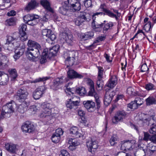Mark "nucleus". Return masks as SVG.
I'll list each match as a JSON object with an SVG mask.
<instances>
[{
  "label": "nucleus",
  "mask_w": 156,
  "mask_h": 156,
  "mask_svg": "<svg viewBox=\"0 0 156 156\" xmlns=\"http://www.w3.org/2000/svg\"><path fill=\"white\" fill-rule=\"evenodd\" d=\"M16 19L15 17H12L7 20L5 22V24L8 26H13L16 24Z\"/></svg>",
  "instance_id": "nucleus-45"
},
{
  "label": "nucleus",
  "mask_w": 156,
  "mask_h": 156,
  "mask_svg": "<svg viewBox=\"0 0 156 156\" xmlns=\"http://www.w3.org/2000/svg\"><path fill=\"white\" fill-rule=\"evenodd\" d=\"M51 138L52 141L54 143H56L59 142L60 139V137L58 135H56L55 133H53Z\"/></svg>",
  "instance_id": "nucleus-51"
},
{
  "label": "nucleus",
  "mask_w": 156,
  "mask_h": 156,
  "mask_svg": "<svg viewBox=\"0 0 156 156\" xmlns=\"http://www.w3.org/2000/svg\"><path fill=\"white\" fill-rule=\"evenodd\" d=\"M98 79H102L103 77L104 70L102 67L101 66L98 67Z\"/></svg>",
  "instance_id": "nucleus-50"
},
{
  "label": "nucleus",
  "mask_w": 156,
  "mask_h": 156,
  "mask_svg": "<svg viewBox=\"0 0 156 156\" xmlns=\"http://www.w3.org/2000/svg\"><path fill=\"white\" fill-rule=\"evenodd\" d=\"M59 11L62 14L66 15L68 12V7L66 5H64L59 8Z\"/></svg>",
  "instance_id": "nucleus-44"
},
{
  "label": "nucleus",
  "mask_w": 156,
  "mask_h": 156,
  "mask_svg": "<svg viewBox=\"0 0 156 156\" xmlns=\"http://www.w3.org/2000/svg\"><path fill=\"white\" fill-rule=\"evenodd\" d=\"M39 16L37 15L28 14L23 17L24 22L28 25L33 26L36 25Z\"/></svg>",
  "instance_id": "nucleus-8"
},
{
  "label": "nucleus",
  "mask_w": 156,
  "mask_h": 156,
  "mask_svg": "<svg viewBox=\"0 0 156 156\" xmlns=\"http://www.w3.org/2000/svg\"><path fill=\"white\" fill-rule=\"evenodd\" d=\"M104 85L103 81L102 79H98L97 81L96 88H98V90H100L102 89Z\"/></svg>",
  "instance_id": "nucleus-48"
},
{
  "label": "nucleus",
  "mask_w": 156,
  "mask_h": 156,
  "mask_svg": "<svg viewBox=\"0 0 156 156\" xmlns=\"http://www.w3.org/2000/svg\"><path fill=\"white\" fill-rule=\"evenodd\" d=\"M145 89L148 90L154 89V86L153 84L149 83L146 85Z\"/></svg>",
  "instance_id": "nucleus-57"
},
{
  "label": "nucleus",
  "mask_w": 156,
  "mask_h": 156,
  "mask_svg": "<svg viewBox=\"0 0 156 156\" xmlns=\"http://www.w3.org/2000/svg\"><path fill=\"white\" fill-rule=\"evenodd\" d=\"M62 38L68 45H72L73 44V37L72 34L63 33L62 34Z\"/></svg>",
  "instance_id": "nucleus-26"
},
{
  "label": "nucleus",
  "mask_w": 156,
  "mask_h": 156,
  "mask_svg": "<svg viewBox=\"0 0 156 156\" xmlns=\"http://www.w3.org/2000/svg\"><path fill=\"white\" fill-rule=\"evenodd\" d=\"M84 107L90 112H93L95 109L94 102L91 101H84L83 102Z\"/></svg>",
  "instance_id": "nucleus-23"
},
{
  "label": "nucleus",
  "mask_w": 156,
  "mask_h": 156,
  "mask_svg": "<svg viewBox=\"0 0 156 156\" xmlns=\"http://www.w3.org/2000/svg\"><path fill=\"white\" fill-rule=\"evenodd\" d=\"M127 93L130 96H141V94L138 92L135 91L134 89L131 87L128 88L127 90Z\"/></svg>",
  "instance_id": "nucleus-38"
},
{
  "label": "nucleus",
  "mask_w": 156,
  "mask_h": 156,
  "mask_svg": "<svg viewBox=\"0 0 156 156\" xmlns=\"http://www.w3.org/2000/svg\"><path fill=\"white\" fill-rule=\"evenodd\" d=\"M42 110L39 114L41 118H45L47 121L50 120L53 118L51 110L54 107L52 104L48 103H44L41 105Z\"/></svg>",
  "instance_id": "nucleus-2"
},
{
  "label": "nucleus",
  "mask_w": 156,
  "mask_h": 156,
  "mask_svg": "<svg viewBox=\"0 0 156 156\" xmlns=\"http://www.w3.org/2000/svg\"><path fill=\"white\" fill-rule=\"evenodd\" d=\"M126 117V113L125 111L119 110L116 112L112 120V122L114 124H116L119 122L122 121Z\"/></svg>",
  "instance_id": "nucleus-11"
},
{
  "label": "nucleus",
  "mask_w": 156,
  "mask_h": 156,
  "mask_svg": "<svg viewBox=\"0 0 156 156\" xmlns=\"http://www.w3.org/2000/svg\"><path fill=\"white\" fill-rule=\"evenodd\" d=\"M19 35L17 32L13 33L11 36L7 37L6 44H8L7 49L9 51L13 50L19 46V42L17 41Z\"/></svg>",
  "instance_id": "nucleus-3"
},
{
  "label": "nucleus",
  "mask_w": 156,
  "mask_h": 156,
  "mask_svg": "<svg viewBox=\"0 0 156 156\" xmlns=\"http://www.w3.org/2000/svg\"><path fill=\"white\" fill-rule=\"evenodd\" d=\"M24 133H32L35 129L34 125L29 121L24 123L21 127Z\"/></svg>",
  "instance_id": "nucleus-16"
},
{
  "label": "nucleus",
  "mask_w": 156,
  "mask_h": 156,
  "mask_svg": "<svg viewBox=\"0 0 156 156\" xmlns=\"http://www.w3.org/2000/svg\"><path fill=\"white\" fill-rule=\"evenodd\" d=\"M136 144L134 140H127L121 142L120 149L123 151H128L134 153L136 156L135 152L136 151Z\"/></svg>",
  "instance_id": "nucleus-4"
},
{
  "label": "nucleus",
  "mask_w": 156,
  "mask_h": 156,
  "mask_svg": "<svg viewBox=\"0 0 156 156\" xmlns=\"http://www.w3.org/2000/svg\"><path fill=\"white\" fill-rule=\"evenodd\" d=\"M29 105L26 102H23L20 105L18 108V111L21 113H23L25 111V109L27 108Z\"/></svg>",
  "instance_id": "nucleus-37"
},
{
  "label": "nucleus",
  "mask_w": 156,
  "mask_h": 156,
  "mask_svg": "<svg viewBox=\"0 0 156 156\" xmlns=\"http://www.w3.org/2000/svg\"><path fill=\"white\" fill-rule=\"evenodd\" d=\"M80 130H79L77 127L73 126L70 128V133L76 137L79 138L82 137L83 136V135L80 132Z\"/></svg>",
  "instance_id": "nucleus-28"
},
{
  "label": "nucleus",
  "mask_w": 156,
  "mask_h": 156,
  "mask_svg": "<svg viewBox=\"0 0 156 156\" xmlns=\"http://www.w3.org/2000/svg\"><path fill=\"white\" fill-rule=\"evenodd\" d=\"M113 25V23L112 22H109L106 23L103 28V33L104 34L107 33L108 30H109L111 29Z\"/></svg>",
  "instance_id": "nucleus-39"
},
{
  "label": "nucleus",
  "mask_w": 156,
  "mask_h": 156,
  "mask_svg": "<svg viewBox=\"0 0 156 156\" xmlns=\"http://www.w3.org/2000/svg\"><path fill=\"white\" fill-rule=\"evenodd\" d=\"M8 72L12 78V80H14L18 76L16 70L15 69H10L8 70Z\"/></svg>",
  "instance_id": "nucleus-41"
},
{
  "label": "nucleus",
  "mask_w": 156,
  "mask_h": 156,
  "mask_svg": "<svg viewBox=\"0 0 156 156\" xmlns=\"http://www.w3.org/2000/svg\"><path fill=\"white\" fill-rule=\"evenodd\" d=\"M63 79L64 77H62L60 78L56 79L54 81L53 84L52 85L51 88L53 90H57V86L68 81V78L66 79V80Z\"/></svg>",
  "instance_id": "nucleus-22"
},
{
  "label": "nucleus",
  "mask_w": 156,
  "mask_h": 156,
  "mask_svg": "<svg viewBox=\"0 0 156 156\" xmlns=\"http://www.w3.org/2000/svg\"><path fill=\"white\" fill-rule=\"evenodd\" d=\"M63 131L61 128H58L57 129L55 130V132L54 133L56 135H58L59 136L63 135Z\"/></svg>",
  "instance_id": "nucleus-60"
},
{
  "label": "nucleus",
  "mask_w": 156,
  "mask_h": 156,
  "mask_svg": "<svg viewBox=\"0 0 156 156\" xmlns=\"http://www.w3.org/2000/svg\"><path fill=\"white\" fill-rule=\"evenodd\" d=\"M146 101L147 105L156 104V100L152 96L149 97L146 99Z\"/></svg>",
  "instance_id": "nucleus-43"
},
{
  "label": "nucleus",
  "mask_w": 156,
  "mask_h": 156,
  "mask_svg": "<svg viewBox=\"0 0 156 156\" xmlns=\"http://www.w3.org/2000/svg\"><path fill=\"white\" fill-rule=\"evenodd\" d=\"M65 91L67 94L70 95L73 94L76 92L81 96L84 95L86 92L85 88L83 87L77 88L75 90L74 88H71L67 86L65 89Z\"/></svg>",
  "instance_id": "nucleus-13"
},
{
  "label": "nucleus",
  "mask_w": 156,
  "mask_h": 156,
  "mask_svg": "<svg viewBox=\"0 0 156 156\" xmlns=\"http://www.w3.org/2000/svg\"><path fill=\"white\" fill-rule=\"evenodd\" d=\"M73 8V11H78L80 10L81 9V4L80 2H77L74 5L71 6Z\"/></svg>",
  "instance_id": "nucleus-47"
},
{
  "label": "nucleus",
  "mask_w": 156,
  "mask_h": 156,
  "mask_svg": "<svg viewBox=\"0 0 156 156\" xmlns=\"http://www.w3.org/2000/svg\"><path fill=\"white\" fill-rule=\"evenodd\" d=\"M117 81V79L116 76H113L112 77L107 84V86L111 88H113L116 84Z\"/></svg>",
  "instance_id": "nucleus-34"
},
{
  "label": "nucleus",
  "mask_w": 156,
  "mask_h": 156,
  "mask_svg": "<svg viewBox=\"0 0 156 156\" xmlns=\"http://www.w3.org/2000/svg\"><path fill=\"white\" fill-rule=\"evenodd\" d=\"M105 38V36H100L97 37L96 39L94 41V43L90 45V47H92L95 48L96 46V43H98L101 41L104 40Z\"/></svg>",
  "instance_id": "nucleus-46"
},
{
  "label": "nucleus",
  "mask_w": 156,
  "mask_h": 156,
  "mask_svg": "<svg viewBox=\"0 0 156 156\" xmlns=\"http://www.w3.org/2000/svg\"><path fill=\"white\" fill-rule=\"evenodd\" d=\"M75 52L73 51L64 53V57L65 58L66 63L69 64L70 66H72L75 62Z\"/></svg>",
  "instance_id": "nucleus-12"
},
{
  "label": "nucleus",
  "mask_w": 156,
  "mask_h": 156,
  "mask_svg": "<svg viewBox=\"0 0 156 156\" xmlns=\"http://www.w3.org/2000/svg\"><path fill=\"white\" fill-rule=\"evenodd\" d=\"M46 88L44 86L38 87L34 91L33 96L35 99H38L41 97L44 93Z\"/></svg>",
  "instance_id": "nucleus-15"
},
{
  "label": "nucleus",
  "mask_w": 156,
  "mask_h": 156,
  "mask_svg": "<svg viewBox=\"0 0 156 156\" xmlns=\"http://www.w3.org/2000/svg\"><path fill=\"white\" fill-rule=\"evenodd\" d=\"M116 156H131V155L128 154L124 152H119Z\"/></svg>",
  "instance_id": "nucleus-64"
},
{
  "label": "nucleus",
  "mask_w": 156,
  "mask_h": 156,
  "mask_svg": "<svg viewBox=\"0 0 156 156\" xmlns=\"http://www.w3.org/2000/svg\"><path fill=\"white\" fill-rule=\"evenodd\" d=\"M115 95V92L109 90L105 94L104 98V103L106 105L109 104L111 102L114 96Z\"/></svg>",
  "instance_id": "nucleus-21"
},
{
  "label": "nucleus",
  "mask_w": 156,
  "mask_h": 156,
  "mask_svg": "<svg viewBox=\"0 0 156 156\" xmlns=\"http://www.w3.org/2000/svg\"><path fill=\"white\" fill-rule=\"evenodd\" d=\"M68 143L70 144L69 148L71 151L75 150L76 147L80 144L79 140L75 138H69L68 140Z\"/></svg>",
  "instance_id": "nucleus-24"
},
{
  "label": "nucleus",
  "mask_w": 156,
  "mask_h": 156,
  "mask_svg": "<svg viewBox=\"0 0 156 156\" xmlns=\"http://www.w3.org/2000/svg\"><path fill=\"white\" fill-rule=\"evenodd\" d=\"M54 50H53L52 48H50L49 50V51H48V55L49 58H50L52 56L55 55L56 54V52Z\"/></svg>",
  "instance_id": "nucleus-56"
},
{
  "label": "nucleus",
  "mask_w": 156,
  "mask_h": 156,
  "mask_svg": "<svg viewBox=\"0 0 156 156\" xmlns=\"http://www.w3.org/2000/svg\"><path fill=\"white\" fill-rule=\"evenodd\" d=\"M42 51L41 46L39 48L37 47L27 48L26 54L29 59L32 60L34 58H38L40 55V52Z\"/></svg>",
  "instance_id": "nucleus-7"
},
{
  "label": "nucleus",
  "mask_w": 156,
  "mask_h": 156,
  "mask_svg": "<svg viewBox=\"0 0 156 156\" xmlns=\"http://www.w3.org/2000/svg\"><path fill=\"white\" fill-rule=\"evenodd\" d=\"M78 16L75 20V23L76 25L80 26L85 21H89L91 18L90 14L85 12H78Z\"/></svg>",
  "instance_id": "nucleus-6"
},
{
  "label": "nucleus",
  "mask_w": 156,
  "mask_h": 156,
  "mask_svg": "<svg viewBox=\"0 0 156 156\" xmlns=\"http://www.w3.org/2000/svg\"><path fill=\"white\" fill-rule=\"evenodd\" d=\"M20 39L21 41H24L27 39L28 37L26 32L20 33Z\"/></svg>",
  "instance_id": "nucleus-55"
},
{
  "label": "nucleus",
  "mask_w": 156,
  "mask_h": 156,
  "mask_svg": "<svg viewBox=\"0 0 156 156\" xmlns=\"http://www.w3.org/2000/svg\"><path fill=\"white\" fill-rule=\"evenodd\" d=\"M5 148L8 151L12 154H15L17 150L16 145L12 143L6 144Z\"/></svg>",
  "instance_id": "nucleus-27"
},
{
  "label": "nucleus",
  "mask_w": 156,
  "mask_h": 156,
  "mask_svg": "<svg viewBox=\"0 0 156 156\" xmlns=\"http://www.w3.org/2000/svg\"><path fill=\"white\" fill-rule=\"evenodd\" d=\"M153 26V24L152 25L151 22L150 21H149L144 25V29L147 32H150L151 34Z\"/></svg>",
  "instance_id": "nucleus-42"
},
{
  "label": "nucleus",
  "mask_w": 156,
  "mask_h": 156,
  "mask_svg": "<svg viewBox=\"0 0 156 156\" xmlns=\"http://www.w3.org/2000/svg\"><path fill=\"white\" fill-rule=\"evenodd\" d=\"M127 106L131 109H135L137 108L138 106L134 101H131L128 105Z\"/></svg>",
  "instance_id": "nucleus-52"
},
{
  "label": "nucleus",
  "mask_w": 156,
  "mask_h": 156,
  "mask_svg": "<svg viewBox=\"0 0 156 156\" xmlns=\"http://www.w3.org/2000/svg\"><path fill=\"white\" fill-rule=\"evenodd\" d=\"M118 140V137L115 135L111 137L110 140V143L111 146H113L117 143Z\"/></svg>",
  "instance_id": "nucleus-49"
},
{
  "label": "nucleus",
  "mask_w": 156,
  "mask_h": 156,
  "mask_svg": "<svg viewBox=\"0 0 156 156\" xmlns=\"http://www.w3.org/2000/svg\"><path fill=\"white\" fill-rule=\"evenodd\" d=\"M16 105L14 101L8 103L3 106L1 113L0 118L8 117V114L13 112L16 107Z\"/></svg>",
  "instance_id": "nucleus-5"
},
{
  "label": "nucleus",
  "mask_w": 156,
  "mask_h": 156,
  "mask_svg": "<svg viewBox=\"0 0 156 156\" xmlns=\"http://www.w3.org/2000/svg\"><path fill=\"white\" fill-rule=\"evenodd\" d=\"M150 135L147 132H144V137L142 139V140L147 141L149 140L150 141Z\"/></svg>",
  "instance_id": "nucleus-54"
},
{
  "label": "nucleus",
  "mask_w": 156,
  "mask_h": 156,
  "mask_svg": "<svg viewBox=\"0 0 156 156\" xmlns=\"http://www.w3.org/2000/svg\"><path fill=\"white\" fill-rule=\"evenodd\" d=\"M2 56V61H0V66H1L5 68L8 66L9 65V59L5 55H3L0 54Z\"/></svg>",
  "instance_id": "nucleus-33"
},
{
  "label": "nucleus",
  "mask_w": 156,
  "mask_h": 156,
  "mask_svg": "<svg viewBox=\"0 0 156 156\" xmlns=\"http://www.w3.org/2000/svg\"><path fill=\"white\" fill-rule=\"evenodd\" d=\"M48 78L47 77H44L42 78H39L36 79L32 81V83H36L40 82L41 81H44L48 79Z\"/></svg>",
  "instance_id": "nucleus-58"
},
{
  "label": "nucleus",
  "mask_w": 156,
  "mask_h": 156,
  "mask_svg": "<svg viewBox=\"0 0 156 156\" xmlns=\"http://www.w3.org/2000/svg\"><path fill=\"white\" fill-rule=\"evenodd\" d=\"M48 50L47 49H45L43 50L41 58L40 59V62L43 64L47 62V59L49 58L48 55Z\"/></svg>",
  "instance_id": "nucleus-32"
},
{
  "label": "nucleus",
  "mask_w": 156,
  "mask_h": 156,
  "mask_svg": "<svg viewBox=\"0 0 156 156\" xmlns=\"http://www.w3.org/2000/svg\"><path fill=\"white\" fill-rule=\"evenodd\" d=\"M68 77L70 79L78 78L82 79L83 76L80 74L72 69H70L67 72Z\"/></svg>",
  "instance_id": "nucleus-25"
},
{
  "label": "nucleus",
  "mask_w": 156,
  "mask_h": 156,
  "mask_svg": "<svg viewBox=\"0 0 156 156\" xmlns=\"http://www.w3.org/2000/svg\"><path fill=\"white\" fill-rule=\"evenodd\" d=\"M139 120L138 124H142L143 126H149L150 124L153 125L149 130L151 133L153 134L156 133V125H154V120L153 115L149 116L144 114H141L140 115Z\"/></svg>",
  "instance_id": "nucleus-1"
},
{
  "label": "nucleus",
  "mask_w": 156,
  "mask_h": 156,
  "mask_svg": "<svg viewBox=\"0 0 156 156\" xmlns=\"http://www.w3.org/2000/svg\"><path fill=\"white\" fill-rule=\"evenodd\" d=\"M149 68L147 67L146 64H143L141 66V70L142 72H144L148 70Z\"/></svg>",
  "instance_id": "nucleus-62"
},
{
  "label": "nucleus",
  "mask_w": 156,
  "mask_h": 156,
  "mask_svg": "<svg viewBox=\"0 0 156 156\" xmlns=\"http://www.w3.org/2000/svg\"><path fill=\"white\" fill-rule=\"evenodd\" d=\"M143 151L145 154H149V152L151 154L153 153L156 151V145L151 144H149L147 149H143Z\"/></svg>",
  "instance_id": "nucleus-31"
},
{
  "label": "nucleus",
  "mask_w": 156,
  "mask_h": 156,
  "mask_svg": "<svg viewBox=\"0 0 156 156\" xmlns=\"http://www.w3.org/2000/svg\"><path fill=\"white\" fill-rule=\"evenodd\" d=\"M38 3L34 0H32L29 2L24 9L25 10L29 12L30 11L35 9L38 5Z\"/></svg>",
  "instance_id": "nucleus-29"
},
{
  "label": "nucleus",
  "mask_w": 156,
  "mask_h": 156,
  "mask_svg": "<svg viewBox=\"0 0 156 156\" xmlns=\"http://www.w3.org/2000/svg\"><path fill=\"white\" fill-rule=\"evenodd\" d=\"M42 34L44 36H46L48 38V39H50L51 41H54L56 38L55 35L50 29H44L42 31Z\"/></svg>",
  "instance_id": "nucleus-19"
},
{
  "label": "nucleus",
  "mask_w": 156,
  "mask_h": 156,
  "mask_svg": "<svg viewBox=\"0 0 156 156\" xmlns=\"http://www.w3.org/2000/svg\"><path fill=\"white\" fill-rule=\"evenodd\" d=\"M28 95V93L26 89H20L17 92V96L19 101L25 102V100L27 98Z\"/></svg>",
  "instance_id": "nucleus-17"
},
{
  "label": "nucleus",
  "mask_w": 156,
  "mask_h": 156,
  "mask_svg": "<svg viewBox=\"0 0 156 156\" xmlns=\"http://www.w3.org/2000/svg\"><path fill=\"white\" fill-rule=\"evenodd\" d=\"M80 99L79 97L73 96L72 98L68 99L66 103V106L67 108L71 109L72 108L75 109L76 107L79 105Z\"/></svg>",
  "instance_id": "nucleus-10"
},
{
  "label": "nucleus",
  "mask_w": 156,
  "mask_h": 156,
  "mask_svg": "<svg viewBox=\"0 0 156 156\" xmlns=\"http://www.w3.org/2000/svg\"><path fill=\"white\" fill-rule=\"evenodd\" d=\"M84 3L85 6L87 8L90 7L92 5V2L91 0H86Z\"/></svg>",
  "instance_id": "nucleus-63"
},
{
  "label": "nucleus",
  "mask_w": 156,
  "mask_h": 156,
  "mask_svg": "<svg viewBox=\"0 0 156 156\" xmlns=\"http://www.w3.org/2000/svg\"><path fill=\"white\" fill-rule=\"evenodd\" d=\"M134 101L136 102L138 106L141 105L143 103V99L139 97L136 98Z\"/></svg>",
  "instance_id": "nucleus-59"
},
{
  "label": "nucleus",
  "mask_w": 156,
  "mask_h": 156,
  "mask_svg": "<svg viewBox=\"0 0 156 156\" xmlns=\"http://www.w3.org/2000/svg\"><path fill=\"white\" fill-rule=\"evenodd\" d=\"M27 45L28 47L27 48H32L35 47L39 48L41 46L38 43L31 40H28Z\"/></svg>",
  "instance_id": "nucleus-36"
},
{
  "label": "nucleus",
  "mask_w": 156,
  "mask_h": 156,
  "mask_svg": "<svg viewBox=\"0 0 156 156\" xmlns=\"http://www.w3.org/2000/svg\"><path fill=\"white\" fill-rule=\"evenodd\" d=\"M59 156H70L69 153L66 150H62L61 151Z\"/></svg>",
  "instance_id": "nucleus-61"
},
{
  "label": "nucleus",
  "mask_w": 156,
  "mask_h": 156,
  "mask_svg": "<svg viewBox=\"0 0 156 156\" xmlns=\"http://www.w3.org/2000/svg\"><path fill=\"white\" fill-rule=\"evenodd\" d=\"M40 3L46 9L51 12H52L53 10L50 7V4L48 0H41Z\"/></svg>",
  "instance_id": "nucleus-35"
},
{
  "label": "nucleus",
  "mask_w": 156,
  "mask_h": 156,
  "mask_svg": "<svg viewBox=\"0 0 156 156\" xmlns=\"http://www.w3.org/2000/svg\"><path fill=\"white\" fill-rule=\"evenodd\" d=\"M89 85L90 86V90L89 92V95L91 96H94L95 100V101L97 103V108L100 107V101L99 100L98 95L95 92L94 85L93 82L90 80V82Z\"/></svg>",
  "instance_id": "nucleus-14"
},
{
  "label": "nucleus",
  "mask_w": 156,
  "mask_h": 156,
  "mask_svg": "<svg viewBox=\"0 0 156 156\" xmlns=\"http://www.w3.org/2000/svg\"><path fill=\"white\" fill-rule=\"evenodd\" d=\"M105 14L102 12H97L93 15L92 16L93 21L92 23V27L94 30L96 32H100L102 30V27L103 26V23L98 24L96 23L95 21L96 16L98 15H105Z\"/></svg>",
  "instance_id": "nucleus-9"
},
{
  "label": "nucleus",
  "mask_w": 156,
  "mask_h": 156,
  "mask_svg": "<svg viewBox=\"0 0 156 156\" xmlns=\"http://www.w3.org/2000/svg\"><path fill=\"white\" fill-rule=\"evenodd\" d=\"M94 36V33L92 32H89L81 35V37L83 40H87L91 39Z\"/></svg>",
  "instance_id": "nucleus-40"
},
{
  "label": "nucleus",
  "mask_w": 156,
  "mask_h": 156,
  "mask_svg": "<svg viewBox=\"0 0 156 156\" xmlns=\"http://www.w3.org/2000/svg\"><path fill=\"white\" fill-rule=\"evenodd\" d=\"M103 10L107 15L111 17L115 18L116 20H118L119 19V18L121 15V13L119 12L118 10L116 9H113V11L115 13L117 14V15L114 14L110 10L105 8H103Z\"/></svg>",
  "instance_id": "nucleus-20"
},
{
  "label": "nucleus",
  "mask_w": 156,
  "mask_h": 156,
  "mask_svg": "<svg viewBox=\"0 0 156 156\" xmlns=\"http://www.w3.org/2000/svg\"><path fill=\"white\" fill-rule=\"evenodd\" d=\"M25 48V45L23 44H22L21 46V48L19 50H16L15 51V54L13 56L14 58L16 59H17L23 54L24 51V49Z\"/></svg>",
  "instance_id": "nucleus-30"
},
{
  "label": "nucleus",
  "mask_w": 156,
  "mask_h": 156,
  "mask_svg": "<svg viewBox=\"0 0 156 156\" xmlns=\"http://www.w3.org/2000/svg\"><path fill=\"white\" fill-rule=\"evenodd\" d=\"M27 28V25L25 24H23L20 25L19 28L20 34L25 33V31L26 30Z\"/></svg>",
  "instance_id": "nucleus-53"
},
{
  "label": "nucleus",
  "mask_w": 156,
  "mask_h": 156,
  "mask_svg": "<svg viewBox=\"0 0 156 156\" xmlns=\"http://www.w3.org/2000/svg\"><path fill=\"white\" fill-rule=\"evenodd\" d=\"M87 145L88 151L92 154L96 151L98 147L97 142L92 140L87 142Z\"/></svg>",
  "instance_id": "nucleus-18"
}]
</instances>
